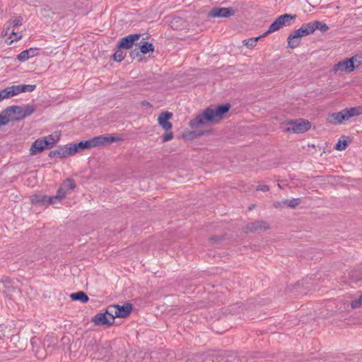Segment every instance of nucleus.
<instances>
[{
    "label": "nucleus",
    "instance_id": "obj_1",
    "mask_svg": "<svg viewBox=\"0 0 362 362\" xmlns=\"http://www.w3.org/2000/svg\"><path fill=\"white\" fill-rule=\"evenodd\" d=\"M230 107L229 104H226L217 106L215 108H206L202 114L189 122V126L192 129H197L209 124L216 123L222 118L223 115L229 111Z\"/></svg>",
    "mask_w": 362,
    "mask_h": 362
},
{
    "label": "nucleus",
    "instance_id": "obj_2",
    "mask_svg": "<svg viewBox=\"0 0 362 362\" xmlns=\"http://www.w3.org/2000/svg\"><path fill=\"white\" fill-rule=\"evenodd\" d=\"M296 15L284 14L279 16L269 26L268 30L264 33L262 36H266L268 34L277 31L284 26H289L293 20L296 19Z\"/></svg>",
    "mask_w": 362,
    "mask_h": 362
},
{
    "label": "nucleus",
    "instance_id": "obj_3",
    "mask_svg": "<svg viewBox=\"0 0 362 362\" xmlns=\"http://www.w3.org/2000/svg\"><path fill=\"white\" fill-rule=\"evenodd\" d=\"M296 15L284 14L279 16L269 26L268 30L264 33L262 36H266L268 34L277 31L284 26H289L293 20L296 19Z\"/></svg>",
    "mask_w": 362,
    "mask_h": 362
},
{
    "label": "nucleus",
    "instance_id": "obj_4",
    "mask_svg": "<svg viewBox=\"0 0 362 362\" xmlns=\"http://www.w3.org/2000/svg\"><path fill=\"white\" fill-rule=\"evenodd\" d=\"M285 131L292 133H304L311 127L310 123L305 119L289 120L286 123Z\"/></svg>",
    "mask_w": 362,
    "mask_h": 362
},
{
    "label": "nucleus",
    "instance_id": "obj_5",
    "mask_svg": "<svg viewBox=\"0 0 362 362\" xmlns=\"http://www.w3.org/2000/svg\"><path fill=\"white\" fill-rule=\"evenodd\" d=\"M35 88V85H13L1 90V91L6 98H9L21 93L32 92Z\"/></svg>",
    "mask_w": 362,
    "mask_h": 362
},
{
    "label": "nucleus",
    "instance_id": "obj_6",
    "mask_svg": "<svg viewBox=\"0 0 362 362\" xmlns=\"http://www.w3.org/2000/svg\"><path fill=\"white\" fill-rule=\"evenodd\" d=\"M13 115L16 116V121L23 119L31 115L35 111L33 105H27L23 107L13 105L10 106Z\"/></svg>",
    "mask_w": 362,
    "mask_h": 362
},
{
    "label": "nucleus",
    "instance_id": "obj_7",
    "mask_svg": "<svg viewBox=\"0 0 362 362\" xmlns=\"http://www.w3.org/2000/svg\"><path fill=\"white\" fill-rule=\"evenodd\" d=\"M132 310V305L130 303H126L123 305H112L108 306V312L116 317H126L129 315Z\"/></svg>",
    "mask_w": 362,
    "mask_h": 362
},
{
    "label": "nucleus",
    "instance_id": "obj_8",
    "mask_svg": "<svg viewBox=\"0 0 362 362\" xmlns=\"http://www.w3.org/2000/svg\"><path fill=\"white\" fill-rule=\"evenodd\" d=\"M120 140V138L113 136L100 135L95 136L90 139L92 148L105 146L113 142H117Z\"/></svg>",
    "mask_w": 362,
    "mask_h": 362
},
{
    "label": "nucleus",
    "instance_id": "obj_9",
    "mask_svg": "<svg viewBox=\"0 0 362 362\" xmlns=\"http://www.w3.org/2000/svg\"><path fill=\"white\" fill-rule=\"evenodd\" d=\"M115 318L110 313L108 312V308L105 313H98L95 315L93 319V322L96 325H110L113 323Z\"/></svg>",
    "mask_w": 362,
    "mask_h": 362
},
{
    "label": "nucleus",
    "instance_id": "obj_10",
    "mask_svg": "<svg viewBox=\"0 0 362 362\" xmlns=\"http://www.w3.org/2000/svg\"><path fill=\"white\" fill-rule=\"evenodd\" d=\"M354 70V66L353 65V62L350 58L346 59L344 61L339 62L336 64L333 67V71L335 73L337 72H346L351 73Z\"/></svg>",
    "mask_w": 362,
    "mask_h": 362
},
{
    "label": "nucleus",
    "instance_id": "obj_11",
    "mask_svg": "<svg viewBox=\"0 0 362 362\" xmlns=\"http://www.w3.org/2000/svg\"><path fill=\"white\" fill-rule=\"evenodd\" d=\"M141 34H132L122 37L120 39L118 47L129 49L132 47L134 42L137 41L141 37Z\"/></svg>",
    "mask_w": 362,
    "mask_h": 362
},
{
    "label": "nucleus",
    "instance_id": "obj_12",
    "mask_svg": "<svg viewBox=\"0 0 362 362\" xmlns=\"http://www.w3.org/2000/svg\"><path fill=\"white\" fill-rule=\"evenodd\" d=\"M67 145L69 147V154L71 156H73L82 150L92 148L90 139L81 141L79 143H71Z\"/></svg>",
    "mask_w": 362,
    "mask_h": 362
},
{
    "label": "nucleus",
    "instance_id": "obj_13",
    "mask_svg": "<svg viewBox=\"0 0 362 362\" xmlns=\"http://www.w3.org/2000/svg\"><path fill=\"white\" fill-rule=\"evenodd\" d=\"M173 117V113L169 112H163L160 114L158 118V122L162 128L168 132L172 129V124L169 122Z\"/></svg>",
    "mask_w": 362,
    "mask_h": 362
},
{
    "label": "nucleus",
    "instance_id": "obj_14",
    "mask_svg": "<svg viewBox=\"0 0 362 362\" xmlns=\"http://www.w3.org/2000/svg\"><path fill=\"white\" fill-rule=\"evenodd\" d=\"M235 14V10L232 8H215L210 12L211 17L228 18Z\"/></svg>",
    "mask_w": 362,
    "mask_h": 362
},
{
    "label": "nucleus",
    "instance_id": "obj_15",
    "mask_svg": "<svg viewBox=\"0 0 362 362\" xmlns=\"http://www.w3.org/2000/svg\"><path fill=\"white\" fill-rule=\"evenodd\" d=\"M30 344L33 346V351L35 352L37 358L42 359L46 356V350L45 348H40V340L39 338L33 337L30 340Z\"/></svg>",
    "mask_w": 362,
    "mask_h": 362
},
{
    "label": "nucleus",
    "instance_id": "obj_16",
    "mask_svg": "<svg viewBox=\"0 0 362 362\" xmlns=\"http://www.w3.org/2000/svg\"><path fill=\"white\" fill-rule=\"evenodd\" d=\"M16 119V116L13 115L9 106L0 113V127L8 124L10 122H15Z\"/></svg>",
    "mask_w": 362,
    "mask_h": 362
},
{
    "label": "nucleus",
    "instance_id": "obj_17",
    "mask_svg": "<svg viewBox=\"0 0 362 362\" xmlns=\"http://www.w3.org/2000/svg\"><path fill=\"white\" fill-rule=\"evenodd\" d=\"M23 21V18L21 16H18L11 19L12 24V33L11 38H12L11 42L18 40L21 38V35L19 33L15 32V30L18 28V26L21 25Z\"/></svg>",
    "mask_w": 362,
    "mask_h": 362
},
{
    "label": "nucleus",
    "instance_id": "obj_18",
    "mask_svg": "<svg viewBox=\"0 0 362 362\" xmlns=\"http://www.w3.org/2000/svg\"><path fill=\"white\" fill-rule=\"evenodd\" d=\"M71 156L69 154V147L68 145H65L63 146L59 147L58 149L51 151L49 153V156L50 158H66Z\"/></svg>",
    "mask_w": 362,
    "mask_h": 362
},
{
    "label": "nucleus",
    "instance_id": "obj_19",
    "mask_svg": "<svg viewBox=\"0 0 362 362\" xmlns=\"http://www.w3.org/2000/svg\"><path fill=\"white\" fill-rule=\"evenodd\" d=\"M345 120L348 119L344 110L338 112H334L328 117L329 122L334 124H341Z\"/></svg>",
    "mask_w": 362,
    "mask_h": 362
},
{
    "label": "nucleus",
    "instance_id": "obj_20",
    "mask_svg": "<svg viewBox=\"0 0 362 362\" xmlns=\"http://www.w3.org/2000/svg\"><path fill=\"white\" fill-rule=\"evenodd\" d=\"M269 228V224L263 221H257L250 223L247 225L246 229L247 231L255 232L258 230H267Z\"/></svg>",
    "mask_w": 362,
    "mask_h": 362
},
{
    "label": "nucleus",
    "instance_id": "obj_21",
    "mask_svg": "<svg viewBox=\"0 0 362 362\" xmlns=\"http://www.w3.org/2000/svg\"><path fill=\"white\" fill-rule=\"evenodd\" d=\"M45 142L42 138L37 139L30 147V154L35 155L47 148Z\"/></svg>",
    "mask_w": 362,
    "mask_h": 362
},
{
    "label": "nucleus",
    "instance_id": "obj_22",
    "mask_svg": "<svg viewBox=\"0 0 362 362\" xmlns=\"http://www.w3.org/2000/svg\"><path fill=\"white\" fill-rule=\"evenodd\" d=\"M37 48H30L28 49L21 52L17 57V59L20 62H25L31 57H33L37 54Z\"/></svg>",
    "mask_w": 362,
    "mask_h": 362
},
{
    "label": "nucleus",
    "instance_id": "obj_23",
    "mask_svg": "<svg viewBox=\"0 0 362 362\" xmlns=\"http://www.w3.org/2000/svg\"><path fill=\"white\" fill-rule=\"evenodd\" d=\"M300 37L296 32L294 31L293 33L289 35L288 37V47L291 49H294L297 47L300 43Z\"/></svg>",
    "mask_w": 362,
    "mask_h": 362
},
{
    "label": "nucleus",
    "instance_id": "obj_24",
    "mask_svg": "<svg viewBox=\"0 0 362 362\" xmlns=\"http://www.w3.org/2000/svg\"><path fill=\"white\" fill-rule=\"evenodd\" d=\"M300 37L313 33V25L311 22L303 23L300 28L295 30Z\"/></svg>",
    "mask_w": 362,
    "mask_h": 362
},
{
    "label": "nucleus",
    "instance_id": "obj_25",
    "mask_svg": "<svg viewBox=\"0 0 362 362\" xmlns=\"http://www.w3.org/2000/svg\"><path fill=\"white\" fill-rule=\"evenodd\" d=\"M347 117V119L351 117L358 116L362 114V106H356L351 108H346L344 110Z\"/></svg>",
    "mask_w": 362,
    "mask_h": 362
},
{
    "label": "nucleus",
    "instance_id": "obj_26",
    "mask_svg": "<svg viewBox=\"0 0 362 362\" xmlns=\"http://www.w3.org/2000/svg\"><path fill=\"white\" fill-rule=\"evenodd\" d=\"M76 183L71 178L66 179L62 184V185L59 188V189H62L64 192V196L66 197L68 191L69 189H74L76 188Z\"/></svg>",
    "mask_w": 362,
    "mask_h": 362
},
{
    "label": "nucleus",
    "instance_id": "obj_27",
    "mask_svg": "<svg viewBox=\"0 0 362 362\" xmlns=\"http://www.w3.org/2000/svg\"><path fill=\"white\" fill-rule=\"evenodd\" d=\"M64 197V192L62 191V189H58L57 193L55 196L47 197V203L49 204H53L54 203H57V202L61 201Z\"/></svg>",
    "mask_w": 362,
    "mask_h": 362
},
{
    "label": "nucleus",
    "instance_id": "obj_28",
    "mask_svg": "<svg viewBox=\"0 0 362 362\" xmlns=\"http://www.w3.org/2000/svg\"><path fill=\"white\" fill-rule=\"evenodd\" d=\"M70 298L73 300H79L82 303H86L88 300V296L83 291L71 293Z\"/></svg>",
    "mask_w": 362,
    "mask_h": 362
},
{
    "label": "nucleus",
    "instance_id": "obj_29",
    "mask_svg": "<svg viewBox=\"0 0 362 362\" xmlns=\"http://www.w3.org/2000/svg\"><path fill=\"white\" fill-rule=\"evenodd\" d=\"M154 50V46L152 43L144 42V39L141 41L140 52L142 54H146Z\"/></svg>",
    "mask_w": 362,
    "mask_h": 362
},
{
    "label": "nucleus",
    "instance_id": "obj_30",
    "mask_svg": "<svg viewBox=\"0 0 362 362\" xmlns=\"http://www.w3.org/2000/svg\"><path fill=\"white\" fill-rule=\"evenodd\" d=\"M42 140L47 141V142H45V144H46L47 148H51L58 141L59 136L57 135L54 136L52 134H49L47 136L42 137Z\"/></svg>",
    "mask_w": 362,
    "mask_h": 362
},
{
    "label": "nucleus",
    "instance_id": "obj_31",
    "mask_svg": "<svg viewBox=\"0 0 362 362\" xmlns=\"http://www.w3.org/2000/svg\"><path fill=\"white\" fill-rule=\"evenodd\" d=\"M311 24L313 25V33L316 30H319L321 32L325 33V32L327 31L329 29V27L327 25V24H325V23H323L322 21H315L311 22Z\"/></svg>",
    "mask_w": 362,
    "mask_h": 362
},
{
    "label": "nucleus",
    "instance_id": "obj_32",
    "mask_svg": "<svg viewBox=\"0 0 362 362\" xmlns=\"http://www.w3.org/2000/svg\"><path fill=\"white\" fill-rule=\"evenodd\" d=\"M57 339L52 335H47L44 339V346H47V349L55 347L57 344Z\"/></svg>",
    "mask_w": 362,
    "mask_h": 362
},
{
    "label": "nucleus",
    "instance_id": "obj_33",
    "mask_svg": "<svg viewBox=\"0 0 362 362\" xmlns=\"http://www.w3.org/2000/svg\"><path fill=\"white\" fill-rule=\"evenodd\" d=\"M262 37L263 36L262 35L256 37H252L250 39L244 40L243 41V44L248 48H253L256 46L258 40Z\"/></svg>",
    "mask_w": 362,
    "mask_h": 362
},
{
    "label": "nucleus",
    "instance_id": "obj_34",
    "mask_svg": "<svg viewBox=\"0 0 362 362\" xmlns=\"http://www.w3.org/2000/svg\"><path fill=\"white\" fill-rule=\"evenodd\" d=\"M47 196L42 195V194H34L31 197V202L33 204L37 203H47Z\"/></svg>",
    "mask_w": 362,
    "mask_h": 362
},
{
    "label": "nucleus",
    "instance_id": "obj_35",
    "mask_svg": "<svg viewBox=\"0 0 362 362\" xmlns=\"http://www.w3.org/2000/svg\"><path fill=\"white\" fill-rule=\"evenodd\" d=\"M122 49V48H119L117 47V49L114 53L113 57L114 59L117 62H122L126 56V52H124Z\"/></svg>",
    "mask_w": 362,
    "mask_h": 362
},
{
    "label": "nucleus",
    "instance_id": "obj_36",
    "mask_svg": "<svg viewBox=\"0 0 362 362\" xmlns=\"http://www.w3.org/2000/svg\"><path fill=\"white\" fill-rule=\"evenodd\" d=\"M300 202H301L300 198H293L291 199H286V206H288L291 209L296 208L300 204Z\"/></svg>",
    "mask_w": 362,
    "mask_h": 362
},
{
    "label": "nucleus",
    "instance_id": "obj_37",
    "mask_svg": "<svg viewBox=\"0 0 362 362\" xmlns=\"http://www.w3.org/2000/svg\"><path fill=\"white\" fill-rule=\"evenodd\" d=\"M353 62L354 69H358L362 65V54H356L350 58Z\"/></svg>",
    "mask_w": 362,
    "mask_h": 362
},
{
    "label": "nucleus",
    "instance_id": "obj_38",
    "mask_svg": "<svg viewBox=\"0 0 362 362\" xmlns=\"http://www.w3.org/2000/svg\"><path fill=\"white\" fill-rule=\"evenodd\" d=\"M348 145L347 141L345 139H339L335 146V149L337 151H343L346 149Z\"/></svg>",
    "mask_w": 362,
    "mask_h": 362
},
{
    "label": "nucleus",
    "instance_id": "obj_39",
    "mask_svg": "<svg viewBox=\"0 0 362 362\" xmlns=\"http://www.w3.org/2000/svg\"><path fill=\"white\" fill-rule=\"evenodd\" d=\"M227 362H241V359L239 356H236L233 353H228L226 354Z\"/></svg>",
    "mask_w": 362,
    "mask_h": 362
},
{
    "label": "nucleus",
    "instance_id": "obj_40",
    "mask_svg": "<svg viewBox=\"0 0 362 362\" xmlns=\"http://www.w3.org/2000/svg\"><path fill=\"white\" fill-rule=\"evenodd\" d=\"M352 308H357L362 306V293L359 296L358 298L353 300L351 303Z\"/></svg>",
    "mask_w": 362,
    "mask_h": 362
},
{
    "label": "nucleus",
    "instance_id": "obj_41",
    "mask_svg": "<svg viewBox=\"0 0 362 362\" xmlns=\"http://www.w3.org/2000/svg\"><path fill=\"white\" fill-rule=\"evenodd\" d=\"M273 206L276 209H283L286 206V199H283L282 201H276L273 203Z\"/></svg>",
    "mask_w": 362,
    "mask_h": 362
},
{
    "label": "nucleus",
    "instance_id": "obj_42",
    "mask_svg": "<svg viewBox=\"0 0 362 362\" xmlns=\"http://www.w3.org/2000/svg\"><path fill=\"white\" fill-rule=\"evenodd\" d=\"M173 138V134L172 132H169L162 136L163 142H166L171 140Z\"/></svg>",
    "mask_w": 362,
    "mask_h": 362
},
{
    "label": "nucleus",
    "instance_id": "obj_43",
    "mask_svg": "<svg viewBox=\"0 0 362 362\" xmlns=\"http://www.w3.org/2000/svg\"><path fill=\"white\" fill-rule=\"evenodd\" d=\"M256 190L257 191L268 192L269 190V187L268 185H259L257 186Z\"/></svg>",
    "mask_w": 362,
    "mask_h": 362
},
{
    "label": "nucleus",
    "instance_id": "obj_44",
    "mask_svg": "<svg viewBox=\"0 0 362 362\" xmlns=\"http://www.w3.org/2000/svg\"><path fill=\"white\" fill-rule=\"evenodd\" d=\"M208 356H209L208 354H202V355L199 356V359H197L196 361V362H213V360L211 358H210L209 360V361H207L205 359V357H206Z\"/></svg>",
    "mask_w": 362,
    "mask_h": 362
},
{
    "label": "nucleus",
    "instance_id": "obj_45",
    "mask_svg": "<svg viewBox=\"0 0 362 362\" xmlns=\"http://www.w3.org/2000/svg\"><path fill=\"white\" fill-rule=\"evenodd\" d=\"M141 52L135 49V50H133L131 53V57L133 58V59H135L136 57H139V59H141Z\"/></svg>",
    "mask_w": 362,
    "mask_h": 362
},
{
    "label": "nucleus",
    "instance_id": "obj_46",
    "mask_svg": "<svg viewBox=\"0 0 362 362\" xmlns=\"http://www.w3.org/2000/svg\"><path fill=\"white\" fill-rule=\"evenodd\" d=\"M0 282L5 284H9L11 282V280L7 276H2L0 278Z\"/></svg>",
    "mask_w": 362,
    "mask_h": 362
},
{
    "label": "nucleus",
    "instance_id": "obj_47",
    "mask_svg": "<svg viewBox=\"0 0 362 362\" xmlns=\"http://www.w3.org/2000/svg\"><path fill=\"white\" fill-rule=\"evenodd\" d=\"M4 99H6V97L5 95H4V93H2L1 90H0V102L4 100Z\"/></svg>",
    "mask_w": 362,
    "mask_h": 362
},
{
    "label": "nucleus",
    "instance_id": "obj_48",
    "mask_svg": "<svg viewBox=\"0 0 362 362\" xmlns=\"http://www.w3.org/2000/svg\"><path fill=\"white\" fill-rule=\"evenodd\" d=\"M141 354H142V353H141V352L138 353V354H137L138 357L139 358V357L141 356Z\"/></svg>",
    "mask_w": 362,
    "mask_h": 362
},
{
    "label": "nucleus",
    "instance_id": "obj_49",
    "mask_svg": "<svg viewBox=\"0 0 362 362\" xmlns=\"http://www.w3.org/2000/svg\"><path fill=\"white\" fill-rule=\"evenodd\" d=\"M278 187H279V188H281V189L282 188V186H281V185L280 183H279V184H278Z\"/></svg>",
    "mask_w": 362,
    "mask_h": 362
},
{
    "label": "nucleus",
    "instance_id": "obj_50",
    "mask_svg": "<svg viewBox=\"0 0 362 362\" xmlns=\"http://www.w3.org/2000/svg\"><path fill=\"white\" fill-rule=\"evenodd\" d=\"M102 350L105 351V352L107 351V349H106V348H103Z\"/></svg>",
    "mask_w": 362,
    "mask_h": 362
}]
</instances>
